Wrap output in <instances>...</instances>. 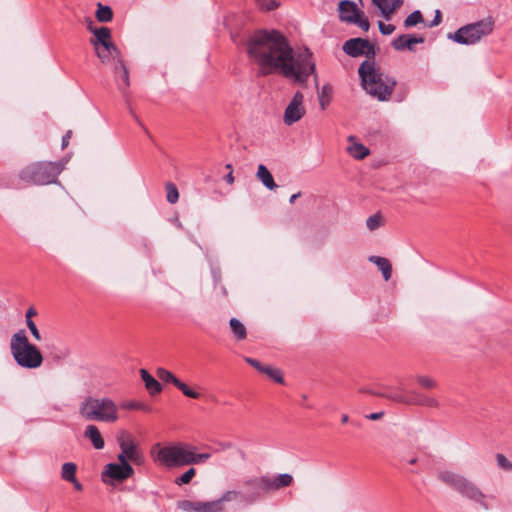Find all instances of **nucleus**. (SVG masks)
<instances>
[{
    "instance_id": "nucleus-30",
    "label": "nucleus",
    "mask_w": 512,
    "mask_h": 512,
    "mask_svg": "<svg viewBox=\"0 0 512 512\" xmlns=\"http://www.w3.org/2000/svg\"><path fill=\"white\" fill-rule=\"evenodd\" d=\"M378 394L396 403L408 404L409 402V393L405 394L402 391L389 390Z\"/></svg>"
},
{
    "instance_id": "nucleus-50",
    "label": "nucleus",
    "mask_w": 512,
    "mask_h": 512,
    "mask_svg": "<svg viewBox=\"0 0 512 512\" xmlns=\"http://www.w3.org/2000/svg\"><path fill=\"white\" fill-rule=\"evenodd\" d=\"M75 490L77 491H82L83 490V485L77 480V478H75L74 480L72 481H69Z\"/></svg>"
},
{
    "instance_id": "nucleus-52",
    "label": "nucleus",
    "mask_w": 512,
    "mask_h": 512,
    "mask_svg": "<svg viewBox=\"0 0 512 512\" xmlns=\"http://www.w3.org/2000/svg\"><path fill=\"white\" fill-rule=\"evenodd\" d=\"M382 416H383V412H376V413H371L370 415L367 416V418L370 420H378Z\"/></svg>"
},
{
    "instance_id": "nucleus-9",
    "label": "nucleus",
    "mask_w": 512,
    "mask_h": 512,
    "mask_svg": "<svg viewBox=\"0 0 512 512\" xmlns=\"http://www.w3.org/2000/svg\"><path fill=\"white\" fill-rule=\"evenodd\" d=\"M118 444L121 453L118 454L117 459L122 463L133 462L136 465H141L144 462L143 454L138 450L132 437L124 433L118 438Z\"/></svg>"
},
{
    "instance_id": "nucleus-56",
    "label": "nucleus",
    "mask_w": 512,
    "mask_h": 512,
    "mask_svg": "<svg viewBox=\"0 0 512 512\" xmlns=\"http://www.w3.org/2000/svg\"><path fill=\"white\" fill-rule=\"evenodd\" d=\"M349 421V416L347 414H343L341 417V422L346 424Z\"/></svg>"
},
{
    "instance_id": "nucleus-14",
    "label": "nucleus",
    "mask_w": 512,
    "mask_h": 512,
    "mask_svg": "<svg viewBox=\"0 0 512 512\" xmlns=\"http://www.w3.org/2000/svg\"><path fill=\"white\" fill-rule=\"evenodd\" d=\"M156 375L161 381L173 384L186 397L192 399H199L201 396L200 393L192 390L189 386H187L184 382H182L173 373H171L165 368H158L156 371Z\"/></svg>"
},
{
    "instance_id": "nucleus-36",
    "label": "nucleus",
    "mask_w": 512,
    "mask_h": 512,
    "mask_svg": "<svg viewBox=\"0 0 512 512\" xmlns=\"http://www.w3.org/2000/svg\"><path fill=\"white\" fill-rule=\"evenodd\" d=\"M382 224H383L382 216L378 213L371 215L370 217H368V219L366 221V226L370 231H374V230L378 229L379 227L382 226Z\"/></svg>"
},
{
    "instance_id": "nucleus-29",
    "label": "nucleus",
    "mask_w": 512,
    "mask_h": 512,
    "mask_svg": "<svg viewBox=\"0 0 512 512\" xmlns=\"http://www.w3.org/2000/svg\"><path fill=\"white\" fill-rule=\"evenodd\" d=\"M229 325H230L231 332L237 341H241L246 338L247 330H246V327L244 326V324L240 320H238L236 318H231L229 321Z\"/></svg>"
},
{
    "instance_id": "nucleus-47",
    "label": "nucleus",
    "mask_w": 512,
    "mask_h": 512,
    "mask_svg": "<svg viewBox=\"0 0 512 512\" xmlns=\"http://www.w3.org/2000/svg\"><path fill=\"white\" fill-rule=\"evenodd\" d=\"M421 405L428 406V407H436L438 405V402L435 398L426 395L423 398V402L421 403Z\"/></svg>"
},
{
    "instance_id": "nucleus-54",
    "label": "nucleus",
    "mask_w": 512,
    "mask_h": 512,
    "mask_svg": "<svg viewBox=\"0 0 512 512\" xmlns=\"http://www.w3.org/2000/svg\"><path fill=\"white\" fill-rule=\"evenodd\" d=\"M225 180L229 184H232L234 182V177L232 175V172H230L228 175H226Z\"/></svg>"
},
{
    "instance_id": "nucleus-18",
    "label": "nucleus",
    "mask_w": 512,
    "mask_h": 512,
    "mask_svg": "<svg viewBox=\"0 0 512 512\" xmlns=\"http://www.w3.org/2000/svg\"><path fill=\"white\" fill-rule=\"evenodd\" d=\"M94 49L97 57L103 64H107L111 60H116V63H118L119 59H122L120 51L114 43L96 46Z\"/></svg>"
},
{
    "instance_id": "nucleus-13",
    "label": "nucleus",
    "mask_w": 512,
    "mask_h": 512,
    "mask_svg": "<svg viewBox=\"0 0 512 512\" xmlns=\"http://www.w3.org/2000/svg\"><path fill=\"white\" fill-rule=\"evenodd\" d=\"M305 113L304 95L302 92L297 91L284 111L283 122L290 126L301 120Z\"/></svg>"
},
{
    "instance_id": "nucleus-41",
    "label": "nucleus",
    "mask_w": 512,
    "mask_h": 512,
    "mask_svg": "<svg viewBox=\"0 0 512 512\" xmlns=\"http://www.w3.org/2000/svg\"><path fill=\"white\" fill-rule=\"evenodd\" d=\"M496 462L501 469L507 471L512 470V462H510L504 454L498 453L496 455Z\"/></svg>"
},
{
    "instance_id": "nucleus-7",
    "label": "nucleus",
    "mask_w": 512,
    "mask_h": 512,
    "mask_svg": "<svg viewBox=\"0 0 512 512\" xmlns=\"http://www.w3.org/2000/svg\"><path fill=\"white\" fill-rule=\"evenodd\" d=\"M493 29L494 20L491 17H487L460 27L454 32V34H450L449 38L459 44L474 45L482 38L490 35L493 32Z\"/></svg>"
},
{
    "instance_id": "nucleus-5",
    "label": "nucleus",
    "mask_w": 512,
    "mask_h": 512,
    "mask_svg": "<svg viewBox=\"0 0 512 512\" xmlns=\"http://www.w3.org/2000/svg\"><path fill=\"white\" fill-rule=\"evenodd\" d=\"M66 161H37L24 167L19 178L31 185H48L57 182L59 174L64 170Z\"/></svg>"
},
{
    "instance_id": "nucleus-48",
    "label": "nucleus",
    "mask_w": 512,
    "mask_h": 512,
    "mask_svg": "<svg viewBox=\"0 0 512 512\" xmlns=\"http://www.w3.org/2000/svg\"><path fill=\"white\" fill-rule=\"evenodd\" d=\"M71 135H72V131L69 130L62 137V149H65L69 145V141H70Z\"/></svg>"
},
{
    "instance_id": "nucleus-39",
    "label": "nucleus",
    "mask_w": 512,
    "mask_h": 512,
    "mask_svg": "<svg viewBox=\"0 0 512 512\" xmlns=\"http://www.w3.org/2000/svg\"><path fill=\"white\" fill-rule=\"evenodd\" d=\"M416 379L418 384L425 389H433L437 386L436 381L429 376L419 375Z\"/></svg>"
},
{
    "instance_id": "nucleus-1",
    "label": "nucleus",
    "mask_w": 512,
    "mask_h": 512,
    "mask_svg": "<svg viewBox=\"0 0 512 512\" xmlns=\"http://www.w3.org/2000/svg\"><path fill=\"white\" fill-rule=\"evenodd\" d=\"M247 54L262 76L280 73L304 85L315 74L312 53L305 49L295 54L287 38L277 30L254 32L247 40Z\"/></svg>"
},
{
    "instance_id": "nucleus-55",
    "label": "nucleus",
    "mask_w": 512,
    "mask_h": 512,
    "mask_svg": "<svg viewBox=\"0 0 512 512\" xmlns=\"http://www.w3.org/2000/svg\"><path fill=\"white\" fill-rule=\"evenodd\" d=\"M300 195H301V193H300V192H298V193H296V194H293V195L290 197L289 202H290L291 204H293V203L295 202V200H296L298 197H300Z\"/></svg>"
},
{
    "instance_id": "nucleus-38",
    "label": "nucleus",
    "mask_w": 512,
    "mask_h": 512,
    "mask_svg": "<svg viewBox=\"0 0 512 512\" xmlns=\"http://www.w3.org/2000/svg\"><path fill=\"white\" fill-rule=\"evenodd\" d=\"M196 475V470L194 468H189L186 472H184L180 477L176 478L175 483L179 486L188 484Z\"/></svg>"
},
{
    "instance_id": "nucleus-51",
    "label": "nucleus",
    "mask_w": 512,
    "mask_h": 512,
    "mask_svg": "<svg viewBox=\"0 0 512 512\" xmlns=\"http://www.w3.org/2000/svg\"><path fill=\"white\" fill-rule=\"evenodd\" d=\"M441 22V13L439 10L436 11L435 17L430 26H436Z\"/></svg>"
},
{
    "instance_id": "nucleus-46",
    "label": "nucleus",
    "mask_w": 512,
    "mask_h": 512,
    "mask_svg": "<svg viewBox=\"0 0 512 512\" xmlns=\"http://www.w3.org/2000/svg\"><path fill=\"white\" fill-rule=\"evenodd\" d=\"M379 30L383 35H390L394 32L395 26L392 24H385L381 21L378 23Z\"/></svg>"
},
{
    "instance_id": "nucleus-44",
    "label": "nucleus",
    "mask_w": 512,
    "mask_h": 512,
    "mask_svg": "<svg viewBox=\"0 0 512 512\" xmlns=\"http://www.w3.org/2000/svg\"><path fill=\"white\" fill-rule=\"evenodd\" d=\"M425 396L426 395H424V394H421V393H418V392H415V391H411V392H409V402H408V404H410V405H421V403L423 402V398Z\"/></svg>"
},
{
    "instance_id": "nucleus-53",
    "label": "nucleus",
    "mask_w": 512,
    "mask_h": 512,
    "mask_svg": "<svg viewBox=\"0 0 512 512\" xmlns=\"http://www.w3.org/2000/svg\"><path fill=\"white\" fill-rule=\"evenodd\" d=\"M328 100H325L323 96H320L319 98V103H320V106L321 108L324 110L326 108V106L328 105Z\"/></svg>"
},
{
    "instance_id": "nucleus-40",
    "label": "nucleus",
    "mask_w": 512,
    "mask_h": 512,
    "mask_svg": "<svg viewBox=\"0 0 512 512\" xmlns=\"http://www.w3.org/2000/svg\"><path fill=\"white\" fill-rule=\"evenodd\" d=\"M240 493L235 490H229L222 494V496L217 499V501L221 502V507H224L225 502H231L236 500L239 497Z\"/></svg>"
},
{
    "instance_id": "nucleus-32",
    "label": "nucleus",
    "mask_w": 512,
    "mask_h": 512,
    "mask_svg": "<svg viewBox=\"0 0 512 512\" xmlns=\"http://www.w3.org/2000/svg\"><path fill=\"white\" fill-rule=\"evenodd\" d=\"M225 507H221V502L216 500L200 502L198 512H223Z\"/></svg>"
},
{
    "instance_id": "nucleus-15",
    "label": "nucleus",
    "mask_w": 512,
    "mask_h": 512,
    "mask_svg": "<svg viewBox=\"0 0 512 512\" xmlns=\"http://www.w3.org/2000/svg\"><path fill=\"white\" fill-rule=\"evenodd\" d=\"M455 491H457L462 496L479 503L485 509L488 508L487 504L484 501L485 495L477 487L476 484H474L472 481H470L465 476L462 478V480L460 481V484L457 486Z\"/></svg>"
},
{
    "instance_id": "nucleus-34",
    "label": "nucleus",
    "mask_w": 512,
    "mask_h": 512,
    "mask_svg": "<svg viewBox=\"0 0 512 512\" xmlns=\"http://www.w3.org/2000/svg\"><path fill=\"white\" fill-rule=\"evenodd\" d=\"M121 408L127 409V410H142L144 412H151V410H152V408L149 405H147L143 402L134 401V400L126 401V402L122 403Z\"/></svg>"
},
{
    "instance_id": "nucleus-3",
    "label": "nucleus",
    "mask_w": 512,
    "mask_h": 512,
    "mask_svg": "<svg viewBox=\"0 0 512 512\" xmlns=\"http://www.w3.org/2000/svg\"><path fill=\"white\" fill-rule=\"evenodd\" d=\"M358 74L367 94L381 102L391 99L397 81L385 73L375 60H364L358 68Z\"/></svg>"
},
{
    "instance_id": "nucleus-35",
    "label": "nucleus",
    "mask_w": 512,
    "mask_h": 512,
    "mask_svg": "<svg viewBox=\"0 0 512 512\" xmlns=\"http://www.w3.org/2000/svg\"><path fill=\"white\" fill-rule=\"evenodd\" d=\"M423 22V16L419 10L413 11L407 18L404 20V26L406 28L416 26Z\"/></svg>"
},
{
    "instance_id": "nucleus-8",
    "label": "nucleus",
    "mask_w": 512,
    "mask_h": 512,
    "mask_svg": "<svg viewBox=\"0 0 512 512\" xmlns=\"http://www.w3.org/2000/svg\"><path fill=\"white\" fill-rule=\"evenodd\" d=\"M339 18L346 23L356 24L362 30L367 32L370 28L368 19L364 13L358 9L357 5L350 0H342L339 3Z\"/></svg>"
},
{
    "instance_id": "nucleus-49",
    "label": "nucleus",
    "mask_w": 512,
    "mask_h": 512,
    "mask_svg": "<svg viewBox=\"0 0 512 512\" xmlns=\"http://www.w3.org/2000/svg\"><path fill=\"white\" fill-rule=\"evenodd\" d=\"M36 315H37V311H36V309H35V308H33V307H30V308L26 311V315H25V316H26V322H27V321H29V320H32V318H33L34 316H36Z\"/></svg>"
},
{
    "instance_id": "nucleus-26",
    "label": "nucleus",
    "mask_w": 512,
    "mask_h": 512,
    "mask_svg": "<svg viewBox=\"0 0 512 512\" xmlns=\"http://www.w3.org/2000/svg\"><path fill=\"white\" fill-rule=\"evenodd\" d=\"M348 141L352 143L348 146L347 151L353 158L360 160L369 155V149L363 144L355 142L354 136H349Z\"/></svg>"
},
{
    "instance_id": "nucleus-23",
    "label": "nucleus",
    "mask_w": 512,
    "mask_h": 512,
    "mask_svg": "<svg viewBox=\"0 0 512 512\" xmlns=\"http://www.w3.org/2000/svg\"><path fill=\"white\" fill-rule=\"evenodd\" d=\"M463 477V475L450 470H443L437 474L438 480L454 490H456Z\"/></svg>"
},
{
    "instance_id": "nucleus-20",
    "label": "nucleus",
    "mask_w": 512,
    "mask_h": 512,
    "mask_svg": "<svg viewBox=\"0 0 512 512\" xmlns=\"http://www.w3.org/2000/svg\"><path fill=\"white\" fill-rule=\"evenodd\" d=\"M372 2L386 20H390L395 11L403 4V0H372Z\"/></svg>"
},
{
    "instance_id": "nucleus-19",
    "label": "nucleus",
    "mask_w": 512,
    "mask_h": 512,
    "mask_svg": "<svg viewBox=\"0 0 512 512\" xmlns=\"http://www.w3.org/2000/svg\"><path fill=\"white\" fill-rule=\"evenodd\" d=\"M424 38L410 34H402L392 41V47L397 51L409 50L414 51V46L423 43Z\"/></svg>"
},
{
    "instance_id": "nucleus-42",
    "label": "nucleus",
    "mask_w": 512,
    "mask_h": 512,
    "mask_svg": "<svg viewBox=\"0 0 512 512\" xmlns=\"http://www.w3.org/2000/svg\"><path fill=\"white\" fill-rule=\"evenodd\" d=\"M262 10L271 11L279 6L278 0H256Z\"/></svg>"
},
{
    "instance_id": "nucleus-57",
    "label": "nucleus",
    "mask_w": 512,
    "mask_h": 512,
    "mask_svg": "<svg viewBox=\"0 0 512 512\" xmlns=\"http://www.w3.org/2000/svg\"><path fill=\"white\" fill-rule=\"evenodd\" d=\"M407 462H408V464H410V465H414V464H416V463H417V458H416V457H413V458L409 459Z\"/></svg>"
},
{
    "instance_id": "nucleus-28",
    "label": "nucleus",
    "mask_w": 512,
    "mask_h": 512,
    "mask_svg": "<svg viewBox=\"0 0 512 512\" xmlns=\"http://www.w3.org/2000/svg\"><path fill=\"white\" fill-rule=\"evenodd\" d=\"M257 177L266 188L270 190H274L277 188V185L274 182L272 174L265 165L260 164L258 166Z\"/></svg>"
},
{
    "instance_id": "nucleus-12",
    "label": "nucleus",
    "mask_w": 512,
    "mask_h": 512,
    "mask_svg": "<svg viewBox=\"0 0 512 512\" xmlns=\"http://www.w3.org/2000/svg\"><path fill=\"white\" fill-rule=\"evenodd\" d=\"M134 474V469L130 465V463H109L105 466L101 477L102 481L108 483V478L112 482H123L126 479L130 478Z\"/></svg>"
},
{
    "instance_id": "nucleus-2",
    "label": "nucleus",
    "mask_w": 512,
    "mask_h": 512,
    "mask_svg": "<svg viewBox=\"0 0 512 512\" xmlns=\"http://www.w3.org/2000/svg\"><path fill=\"white\" fill-rule=\"evenodd\" d=\"M196 450L195 446L184 442L165 446L156 443L151 447L150 455L157 465L167 468L200 464L211 457L210 453H196Z\"/></svg>"
},
{
    "instance_id": "nucleus-21",
    "label": "nucleus",
    "mask_w": 512,
    "mask_h": 512,
    "mask_svg": "<svg viewBox=\"0 0 512 512\" xmlns=\"http://www.w3.org/2000/svg\"><path fill=\"white\" fill-rule=\"evenodd\" d=\"M90 31L94 37L90 40L93 47L113 43L111 40V31L107 27L92 28L89 26Z\"/></svg>"
},
{
    "instance_id": "nucleus-6",
    "label": "nucleus",
    "mask_w": 512,
    "mask_h": 512,
    "mask_svg": "<svg viewBox=\"0 0 512 512\" xmlns=\"http://www.w3.org/2000/svg\"><path fill=\"white\" fill-rule=\"evenodd\" d=\"M10 351L14 361L22 368L37 369L44 360L41 351L29 342L24 330L12 335Z\"/></svg>"
},
{
    "instance_id": "nucleus-24",
    "label": "nucleus",
    "mask_w": 512,
    "mask_h": 512,
    "mask_svg": "<svg viewBox=\"0 0 512 512\" xmlns=\"http://www.w3.org/2000/svg\"><path fill=\"white\" fill-rule=\"evenodd\" d=\"M140 375L150 395H156L162 391V386L159 381L149 374L147 370L141 369Z\"/></svg>"
},
{
    "instance_id": "nucleus-45",
    "label": "nucleus",
    "mask_w": 512,
    "mask_h": 512,
    "mask_svg": "<svg viewBox=\"0 0 512 512\" xmlns=\"http://www.w3.org/2000/svg\"><path fill=\"white\" fill-rule=\"evenodd\" d=\"M26 325H27L29 331L31 332L32 336L34 337V339L36 341H41L42 337H41L40 332H39L36 324L34 323V321L29 320V321H27Z\"/></svg>"
},
{
    "instance_id": "nucleus-11",
    "label": "nucleus",
    "mask_w": 512,
    "mask_h": 512,
    "mask_svg": "<svg viewBox=\"0 0 512 512\" xmlns=\"http://www.w3.org/2000/svg\"><path fill=\"white\" fill-rule=\"evenodd\" d=\"M267 483L268 475L245 480L243 482V486L245 487L243 498L245 502L249 504L254 503L261 498L262 494L270 492V487Z\"/></svg>"
},
{
    "instance_id": "nucleus-43",
    "label": "nucleus",
    "mask_w": 512,
    "mask_h": 512,
    "mask_svg": "<svg viewBox=\"0 0 512 512\" xmlns=\"http://www.w3.org/2000/svg\"><path fill=\"white\" fill-rule=\"evenodd\" d=\"M199 504H200V501L194 502V501L185 500L179 504V507L182 510L187 511V512H198Z\"/></svg>"
},
{
    "instance_id": "nucleus-17",
    "label": "nucleus",
    "mask_w": 512,
    "mask_h": 512,
    "mask_svg": "<svg viewBox=\"0 0 512 512\" xmlns=\"http://www.w3.org/2000/svg\"><path fill=\"white\" fill-rule=\"evenodd\" d=\"M245 361L249 365L254 367L256 370H258L260 373L265 374L266 376H268L270 379H272L276 383H279V384L284 383L283 374L280 369L271 367L269 365H263L260 361L254 359V358L246 357Z\"/></svg>"
},
{
    "instance_id": "nucleus-4",
    "label": "nucleus",
    "mask_w": 512,
    "mask_h": 512,
    "mask_svg": "<svg viewBox=\"0 0 512 512\" xmlns=\"http://www.w3.org/2000/svg\"><path fill=\"white\" fill-rule=\"evenodd\" d=\"M79 414L86 421L115 423L119 419V408L109 397L87 396L79 405Z\"/></svg>"
},
{
    "instance_id": "nucleus-16",
    "label": "nucleus",
    "mask_w": 512,
    "mask_h": 512,
    "mask_svg": "<svg viewBox=\"0 0 512 512\" xmlns=\"http://www.w3.org/2000/svg\"><path fill=\"white\" fill-rule=\"evenodd\" d=\"M114 77L119 91L124 98L128 97L130 87V76L129 70L125 65L123 59H119V62L114 66Z\"/></svg>"
},
{
    "instance_id": "nucleus-10",
    "label": "nucleus",
    "mask_w": 512,
    "mask_h": 512,
    "mask_svg": "<svg viewBox=\"0 0 512 512\" xmlns=\"http://www.w3.org/2000/svg\"><path fill=\"white\" fill-rule=\"evenodd\" d=\"M342 49L350 57L366 56V60H375V46L367 39L351 38L345 41Z\"/></svg>"
},
{
    "instance_id": "nucleus-31",
    "label": "nucleus",
    "mask_w": 512,
    "mask_h": 512,
    "mask_svg": "<svg viewBox=\"0 0 512 512\" xmlns=\"http://www.w3.org/2000/svg\"><path fill=\"white\" fill-rule=\"evenodd\" d=\"M77 466L73 462H66L61 468V477L63 480L69 482L76 478Z\"/></svg>"
},
{
    "instance_id": "nucleus-37",
    "label": "nucleus",
    "mask_w": 512,
    "mask_h": 512,
    "mask_svg": "<svg viewBox=\"0 0 512 512\" xmlns=\"http://www.w3.org/2000/svg\"><path fill=\"white\" fill-rule=\"evenodd\" d=\"M166 192H167V201L171 204H174L179 199V192L177 187L173 183L166 184Z\"/></svg>"
},
{
    "instance_id": "nucleus-25",
    "label": "nucleus",
    "mask_w": 512,
    "mask_h": 512,
    "mask_svg": "<svg viewBox=\"0 0 512 512\" xmlns=\"http://www.w3.org/2000/svg\"><path fill=\"white\" fill-rule=\"evenodd\" d=\"M293 477L290 474H279L277 476L271 477L268 475V483L270 487V491L279 490L284 487H288L292 484Z\"/></svg>"
},
{
    "instance_id": "nucleus-22",
    "label": "nucleus",
    "mask_w": 512,
    "mask_h": 512,
    "mask_svg": "<svg viewBox=\"0 0 512 512\" xmlns=\"http://www.w3.org/2000/svg\"><path fill=\"white\" fill-rule=\"evenodd\" d=\"M84 436L91 441L95 449L101 450L104 448L105 442L97 426L88 425L84 431Z\"/></svg>"
},
{
    "instance_id": "nucleus-27",
    "label": "nucleus",
    "mask_w": 512,
    "mask_h": 512,
    "mask_svg": "<svg viewBox=\"0 0 512 512\" xmlns=\"http://www.w3.org/2000/svg\"><path fill=\"white\" fill-rule=\"evenodd\" d=\"M369 261L374 263L379 268L385 281H388L391 278L392 265L387 258L380 256H370Z\"/></svg>"
},
{
    "instance_id": "nucleus-33",
    "label": "nucleus",
    "mask_w": 512,
    "mask_h": 512,
    "mask_svg": "<svg viewBox=\"0 0 512 512\" xmlns=\"http://www.w3.org/2000/svg\"><path fill=\"white\" fill-rule=\"evenodd\" d=\"M96 18L100 22H109L113 18V12L109 6H104L99 3L96 11Z\"/></svg>"
}]
</instances>
